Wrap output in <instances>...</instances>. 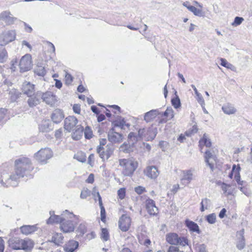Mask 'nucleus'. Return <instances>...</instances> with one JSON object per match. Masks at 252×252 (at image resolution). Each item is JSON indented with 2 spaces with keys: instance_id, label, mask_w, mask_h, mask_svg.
Returning a JSON list of instances; mask_svg holds the SVG:
<instances>
[{
  "instance_id": "f257e3e1",
  "label": "nucleus",
  "mask_w": 252,
  "mask_h": 252,
  "mask_svg": "<svg viewBox=\"0 0 252 252\" xmlns=\"http://www.w3.org/2000/svg\"><path fill=\"white\" fill-rule=\"evenodd\" d=\"M14 172L9 176L12 181H17L25 176L31 174L34 167L30 158L21 156L15 160L14 162Z\"/></svg>"
},
{
  "instance_id": "f03ea898",
  "label": "nucleus",
  "mask_w": 252,
  "mask_h": 252,
  "mask_svg": "<svg viewBox=\"0 0 252 252\" xmlns=\"http://www.w3.org/2000/svg\"><path fill=\"white\" fill-rule=\"evenodd\" d=\"M8 246L14 250L31 251L34 246V242L26 238L22 239L19 237H12L8 241Z\"/></svg>"
},
{
  "instance_id": "7ed1b4c3",
  "label": "nucleus",
  "mask_w": 252,
  "mask_h": 252,
  "mask_svg": "<svg viewBox=\"0 0 252 252\" xmlns=\"http://www.w3.org/2000/svg\"><path fill=\"white\" fill-rule=\"evenodd\" d=\"M122 173L125 176L132 177L138 167V161L133 158L119 159Z\"/></svg>"
},
{
  "instance_id": "20e7f679",
  "label": "nucleus",
  "mask_w": 252,
  "mask_h": 252,
  "mask_svg": "<svg viewBox=\"0 0 252 252\" xmlns=\"http://www.w3.org/2000/svg\"><path fill=\"white\" fill-rule=\"evenodd\" d=\"M240 171L241 167L239 164L237 165L233 164L228 177L231 179L234 178L239 186L240 189L247 196H249L250 193L246 188V182L244 181L241 180Z\"/></svg>"
},
{
  "instance_id": "39448f33",
  "label": "nucleus",
  "mask_w": 252,
  "mask_h": 252,
  "mask_svg": "<svg viewBox=\"0 0 252 252\" xmlns=\"http://www.w3.org/2000/svg\"><path fill=\"white\" fill-rule=\"evenodd\" d=\"M78 222V217L71 215L69 217L63 218L60 228L64 233H71L74 231Z\"/></svg>"
},
{
  "instance_id": "423d86ee",
  "label": "nucleus",
  "mask_w": 252,
  "mask_h": 252,
  "mask_svg": "<svg viewBox=\"0 0 252 252\" xmlns=\"http://www.w3.org/2000/svg\"><path fill=\"white\" fill-rule=\"evenodd\" d=\"M165 240L167 243L173 245H179L182 247H186L189 245L190 242L188 238L186 236H179L175 232H170L166 234Z\"/></svg>"
},
{
  "instance_id": "0eeeda50",
  "label": "nucleus",
  "mask_w": 252,
  "mask_h": 252,
  "mask_svg": "<svg viewBox=\"0 0 252 252\" xmlns=\"http://www.w3.org/2000/svg\"><path fill=\"white\" fill-rule=\"evenodd\" d=\"M53 156L52 151L48 148H42L34 154L36 159L41 164L47 163Z\"/></svg>"
},
{
  "instance_id": "6e6552de",
  "label": "nucleus",
  "mask_w": 252,
  "mask_h": 252,
  "mask_svg": "<svg viewBox=\"0 0 252 252\" xmlns=\"http://www.w3.org/2000/svg\"><path fill=\"white\" fill-rule=\"evenodd\" d=\"M132 224V219L127 214L122 215L118 221V227L123 232L129 230Z\"/></svg>"
},
{
  "instance_id": "1a4fd4ad",
  "label": "nucleus",
  "mask_w": 252,
  "mask_h": 252,
  "mask_svg": "<svg viewBox=\"0 0 252 252\" xmlns=\"http://www.w3.org/2000/svg\"><path fill=\"white\" fill-rule=\"evenodd\" d=\"M41 98L43 102L51 107H55L58 104V97L52 92L47 91L42 93Z\"/></svg>"
},
{
  "instance_id": "9d476101",
  "label": "nucleus",
  "mask_w": 252,
  "mask_h": 252,
  "mask_svg": "<svg viewBox=\"0 0 252 252\" xmlns=\"http://www.w3.org/2000/svg\"><path fill=\"white\" fill-rule=\"evenodd\" d=\"M19 65L21 72L27 71L30 70L32 66L31 55L27 54L23 56L20 60Z\"/></svg>"
},
{
  "instance_id": "9b49d317",
  "label": "nucleus",
  "mask_w": 252,
  "mask_h": 252,
  "mask_svg": "<svg viewBox=\"0 0 252 252\" xmlns=\"http://www.w3.org/2000/svg\"><path fill=\"white\" fill-rule=\"evenodd\" d=\"M16 35L15 30H9L2 32L0 35V45L4 46L14 41L16 38Z\"/></svg>"
},
{
  "instance_id": "f8f14e48",
  "label": "nucleus",
  "mask_w": 252,
  "mask_h": 252,
  "mask_svg": "<svg viewBox=\"0 0 252 252\" xmlns=\"http://www.w3.org/2000/svg\"><path fill=\"white\" fill-rule=\"evenodd\" d=\"M194 4L197 6L198 8L195 7L194 6L190 5L189 4L188 1L184 2L183 5L187 8V9L192 12L194 15L197 16H202L204 15V13L202 10V6L197 1H194Z\"/></svg>"
},
{
  "instance_id": "ddd939ff",
  "label": "nucleus",
  "mask_w": 252,
  "mask_h": 252,
  "mask_svg": "<svg viewBox=\"0 0 252 252\" xmlns=\"http://www.w3.org/2000/svg\"><path fill=\"white\" fill-rule=\"evenodd\" d=\"M77 119L73 116H69L66 117L64 121V128L68 132H70L71 130L76 127L78 123Z\"/></svg>"
},
{
  "instance_id": "4468645a",
  "label": "nucleus",
  "mask_w": 252,
  "mask_h": 252,
  "mask_svg": "<svg viewBox=\"0 0 252 252\" xmlns=\"http://www.w3.org/2000/svg\"><path fill=\"white\" fill-rule=\"evenodd\" d=\"M16 18L12 16L9 11H4L0 14V23L6 26L13 24Z\"/></svg>"
},
{
  "instance_id": "2eb2a0df",
  "label": "nucleus",
  "mask_w": 252,
  "mask_h": 252,
  "mask_svg": "<svg viewBox=\"0 0 252 252\" xmlns=\"http://www.w3.org/2000/svg\"><path fill=\"white\" fill-rule=\"evenodd\" d=\"M96 151L103 160H107L113 155L114 149L111 145H107L104 148H102V150Z\"/></svg>"
},
{
  "instance_id": "dca6fc26",
  "label": "nucleus",
  "mask_w": 252,
  "mask_h": 252,
  "mask_svg": "<svg viewBox=\"0 0 252 252\" xmlns=\"http://www.w3.org/2000/svg\"><path fill=\"white\" fill-rule=\"evenodd\" d=\"M108 139L112 143H121L123 139L122 134L115 131L114 127L109 130L108 133Z\"/></svg>"
},
{
  "instance_id": "f3484780",
  "label": "nucleus",
  "mask_w": 252,
  "mask_h": 252,
  "mask_svg": "<svg viewBox=\"0 0 252 252\" xmlns=\"http://www.w3.org/2000/svg\"><path fill=\"white\" fill-rule=\"evenodd\" d=\"M143 172L147 177L152 179H156L159 174L158 167L153 165L146 167Z\"/></svg>"
},
{
  "instance_id": "a211bd4d",
  "label": "nucleus",
  "mask_w": 252,
  "mask_h": 252,
  "mask_svg": "<svg viewBox=\"0 0 252 252\" xmlns=\"http://www.w3.org/2000/svg\"><path fill=\"white\" fill-rule=\"evenodd\" d=\"M21 91L23 94L30 96L35 94V85L29 82H24L21 87Z\"/></svg>"
},
{
  "instance_id": "6ab92c4d",
  "label": "nucleus",
  "mask_w": 252,
  "mask_h": 252,
  "mask_svg": "<svg viewBox=\"0 0 252 252\" xmlns=\"http://www.w3.org/2000/svg\"><path fill=\"white\" fill-rule=\"evenodd\" d=\"M174 117V111L171 107H168L165 112L161 115L159 119V124L166 123L168 121L172 119Z\"/></svg>"
},
{
  "instance_id": "aec40b11",
  "label": "nucleus",
  "mask_w": 252,
  "mask_h": 252,
  "mask_svg": "<svg viewBox=\"0 0 252 252\" xmlns=\"http://www.w3.org/2000/svg\"><path fill=\"white\" fill-rule=\"evenodd\" d=\"M146 208L151 215H156L158 213V208L156 207L155 201L151 199L146 200Z\"/></svg>"
},
{
  "instance_id": "412c9836",
  "label": "nucleus",
  "mask_w": 252,
  "mask_h": 252,
  "mask_svg": "<svg viewBox=\"0 0 252 252\" xmlns=\"http://www.w3.org/2000/svg\"><path fill=\"white\" fill-rule=\"evenodd\" d=\"M27 100V103L30 107H34L39 105L40 103V95L38 94L35 93L30 96Z\"/></svg>"
},
{
  "instance_id": "4be33fe9",
  "label": "nucleus",
  "mask_w": 252,
  "mask_h": 252,
  "mask_svg": "<svg viewBox=\"0 0 252 252\" xmlns=\"http://www.w3.org/2000/svg\"><path fill=\"white\" fill-rule=\"evenodd\" d=\"M181 173L182 177L181 179V182L185 186L189 184L192 180V174L190 170H182Z\"/></svg>"
},
{
  "instance_id": "5701e85b",
  "label": "nucleus",
  "mask_w": 252,
  "mask_h": 252,
  "mask_svg": "<svg viewBox=\"0 0 252 252\" xmlns=\"http://www.w3.org/2000/svg\"><path fill=\"white\" fill-rule=\"evenodd\" d=\"M64 118L63 112L59 109H55L51 115V119L55 123H60Z\"/></svg>"
},
{
  "instance_id": "b1692460",
  "label": "nucleus",
  "mask_w": 252,
  "mask_h": 252,
  "mask_svg": "<svg viewBox=\"0 0 252 252\" xmlns=\"http://www.w3.org/2000/svg\"><path fill=\"white\" fill-rule=\"evenodd\" d=\"M185 224L190 232H195L197 234L201 233L199 226L194 221L186 219L185 221Z\"/></svg>"
},
{
  "instance_id": "393cba45",
  "label": "nucleus",
  "mask_w": 252,
  "mask_h": 252,
  "mask_svg": "<svg viewBox=\"0 0 252 252\" xmlns=\"http://www.w3.org/2000/svg\"><path fill=\"white\" fill-rule=\"evenodd\" d=\"M78 242L73 240L67 242L64 246V250L66 252H73L78 247Z\"/></svg>"
},
{
  "instance_id": "a878e982",
  "label": "nucleus",
  "mask_w": 252,
  "mask_h": 252,
  "mask_svg": "<svg viewBox=\"0 0 252 252\" xmlns=\"http://www.w3.org/2000/svg\"><path fill=\"white\" fill-rule=\"evenodd\" d=\"M49 241L57 246H61L63 243V236L60 233L54 232L52 233L51 240Z\"/></svg>"
},
{
  "instance_id": "bb28decb",
  "label": "nucleus",
  "mask_w": 252,
  "mask_h": 252,
  "mask_svg": "<svg viewBox=\"0 0 252 252\" xmlns=\"http://www.w3.org/2000/svg\"><path fill=\"white\" fill-rule=\"evenodd\" d=\"M97 196L98 198L99 205L100 208V219L101 220L104 222L106 223V211L103 205L102 199L101 196L99 193V192H97L96 193Z\"/></svg>"
},
{
  "instance_id": "cd10ccee",
  "label": "nucleus",
  "mask_w": 252,
  "mask_h": 252,
  "mask_svg": "<svg viewBox=\"0 0 252 252\" xmlns=\"http://www.w3.org/2000/svg\"><path fill=\"white\" fill-rule=\"evenodd\" d=\"M72 134V137L74 140H78L81 138L84 131V128L81 125L76 126L74 129Z\"/></svg>"
},
{
  "instance_id": "c85d7f7f",
  "label": "nucleus",
  "mask_w": 252,
  "mask_h": 252,
  "mask_svg": "<svg viewBox=\"0 0 252 252\" xmlns=\"http://www.w3.org/2000/svg\"><path fill=\"white\" fill-rule=\"evenodd\" d=\"M198 146L201 152L204 146L208 148L211 147L212 143L210 140L208 138L206 134H203L202 137L199 140Z\"/></svg>"
},
{
  "instance_id": "c756f323",
  "label": "nucleus",
  "mask_w": 252,
  "mask_h": 252,
  "mask_svg": "<svg viewBox=\"0 0 252 252\" xmlns=\"http://www.w3.org/2000/svg\"><path fill=\"white\" fill-rule=\"evenodd\" d=\"M160 113L156 110H152L147 112L144 116V120L147 122H151L155 119Z\"/></svg>"
},
{
  "instance_id": "7c9ffc66",
  "label": "nucleus",
  "mask_w": 252,
  "mask_h": 252,
  "mask_svg": "<svg viewBox=\"0 0 252 252\" xmlns=\"http://www.w3.org/2000/svg\"><path fill=\"white\" fill-rule=\"evenodd\" d=\"M36 228L33 225H24L20 227L21 232L24 235H29L34 232Z\"/></svg>"
},
{
  "instance_id": "2f4dec72",
  "label": "nucleus",
  "mask_w": 252,
  "mask_h": 252,
  "mask_svg": "<svg viewBox=\"0 0 252 252\" xmlns=\"http://www.w3.org/2000/svg\"><path fill=\"white\" fill-rule=\"evenodd\" d=\"M114 127H119L122 129L125 128V126L128 127L129 124H126L124 118L121 117L118 118L113 122Z\"/></svg>"
},
{
  "instance_id": "473e14b6",
  "label": "nucleus",
  "mask_w": 252,
  "mask_h": 252,
  "mask_svg": "<svg viewBox=\"0 0 252 252\" xmlns=\"http://www.w3.org/2000/svg\"><path fill=\"white\" fill-rule=\"evenodd\" d=\"M63 218L61 217L58 215L51 216L47 220V223L48 224H54L59 223L60 225L63 220Z\"/></svg>"
},
{
  "instance_id": "72a5a7b5",
  "label": "nucleus",
  "mask_w": 252,
  "mask_h": 252,
  "mask_svg": "<svg viewBox=\"0 0 252 252\" xmlns=\"http://www.w3.org/2000/svg\"><path fill=\"white\" fill-rule=\"evenodd\" d=\"M222 110L225 114L227 115L234 114L236 112V109L234 108L233 105L230 103L224 104L222 107Z\"/></svg>"
},
{
  "instance_id": "f704fd0d",
  "label": "nucleus",
  "mask_w": 252,
  "mask_h": 252,
  "mask_svg": "<svg viewBox=\"0 0 252 252\" xmlns=\"http://www.w3.org/2000/svg\"><path fill=\"white\" fill-rule=\"evenodd\" d=\"M204 158L206 162L210 166L211 169L213 170L214 168V163H210V160L211 158L216 160V157L213 155L210 151L207 150L205 153Z\"/></svg>"
},
{
  "instance_id": "c9c22d12",
  "label": "nucleus",
  "mask_w": 252,
  "mask_h": 252,
  "mask_svg": "<svg viewBox=\"0 0 252 252\" xmlns=\"http://www.w3.org/2000/svg\"><path fill=\"white\" fill-rule=\"evenodd\" d=\"M239 234L241 236V238L239 239V240L238 241V242L236 244V247L239 250H242L244 249L245 247L246 244H245V239L244 236V229H243L241 231H240L239 232Z\"/></svg>"
},
{
  "instance_id": "e433bc0d",
  "label": "nucleus",
  "mask_w": 252,
  "mask_h": 252,
  "mask_svg": "<svg viewBox=\"0 0 252 252\" xmlns=\"http://www.w3.org/2000/svg\"><path fill=\"white\" fill-rule=\"evenodd\" d=\"M21 93L16 90H14L9 92L10 98L11 101H16L21 96Z\"/></svg>"
},
{
  "instance_id": "4c0bfd02",
  "label": "nucleus",
  "mask_w": 252,
  "mask_h": 252,
  "mask_svg": "<svg viewBox=\"0 0 252 252\" xmlns=\"http://www.w3.org/2000/svg\"><path fill=\"white\" fill-rule=\"evenodd\" d=\"M100 238L103 241H107L109 239V233L107 229L105 228H101Z\"/></svg>"
},
{
  "instance_id": "58836bf2",
  "label": "nucleus",
  "mask_w": 252,
  "mask_h": 252,
  "mask_svg": "<svg viewBox=\"0 0 252 252\" xmlns=\"http://www.w3.org/2000/svg\"><path fill=\"white\" fill-rule=\"evenodd\" d=\"M8 58V54L5 49L0 50V63L5 62Z\"/></svg>"
},
{
  "instance_id": "ea45409f",
  "label": "nucleus",
  "mask_w": 252,
  "mask_h": 252,
  "mask_svg": "<svg viewBox=\"0 0 252 252\" xmlns=\"http://www.w3.org/2000/svg\"><path fill=\"white\" fill-rule=\"evenodd\" d=\"M107 107L110 108L111 112L112 113V115H115L116 114H119L120 113L121 109L120 107L116 105H107Z\"/></svg>"
},
{
  "instance_id": "a19ab883",
  "label": "nucleus",
  "mask_w": 252,
  "mask_h": 252,
  "mask_svg": "<svg viewBox=\"0 0 252 252\" xmlns=\"http://www.w3.org/2000/svg\"><path fill=\"white\" fill-rule=\"evenodd\" d=\"M7 117V110L5 108H0V123L6 120Z\"/></svg>"
},
{
  "instance_id": "79ce46f5",
  "label": "nucleus",
  "mask_w": 252,
  "mask_h": 252,
  "mask_svg": "<svg viewBox=\"0 0 252 252\" xmlns=\"http://www.w3.org/2000/svg\"><path fill=\"white\" fill-rule=\"evenodd\" d=\"M76 232L79 236H82L87 232V227L85 225L81 224L77 229Z\"/></svg>"
},
{
  "instance_id": "37998d69",
  "label": "nucleus",
  "mask_w": 252,
  "mask_h": 252,
  "mask_svg": "<svg viewBox=\"0 0 252 252\" xmlns=\"http://www.w3.org/2000/svg\"><path fill=\"white\" fill-rule=\"evenodd\" d=\"M91 195V191L87 188H84L80 193V197L82 199H86Z\"/></svg>"
},
{
  "instance_id": "c03bdc74",
  "label": "nucleus",
  "mask_w": 252,
  "mask_h": 252,
  "mask_svg": "<svg viewBox=\"0 0 252 252\" xmlns=\"http://www.w3.org/2000/svg\"><path fill=\"white\" fill-rule=\"evenodd\" d=\"M118 199L120 200L124 199L126 195V189L125 188H120L117 191Z\"/></svg>"
},
{
  "instance_id": "a18cd8bd",
  "label": "nucleus",
  "mask_w": 252,
  "mask_h": 252,
  "mask_svg": "<svg viewBox=\"0 0 252 252\" xmlns=\"http://www.w3.org/2000/svg\"><path fill=\"white\" fill-rule=\"evenodd\" d=\"M230 187L231 186L230 185H228L224 183H222L221 184V189L223 191L224 193H225L227 195L232 194V191L228 190V189L230 188Z\"/></svg>"
},
{
  "instance_id": "49530a36",
  "label": "nucleus",
  "mask_w": 252,
  "mask_h": 252,
  "mask_svg": "<svg viewBox=\"0 0 252 252\" xmlns=\"http://www.w3.org/2000/svg\"><path fill=\"white\" fill-rule=\"evenodd\" d=\"M209 200L206 198H204L202 200L200 207V211L204 212L205 209H207L208 207Z\"/></svg>"
},
{
  "instance_id": "de8ad7c7",
  "label": "nucleus",
  "mask_w": 252,
  "mask_h": 252,
  "mask_svg": "<svg viewBox=\"0 0 252 252\" xmlns=\"http://www.w3.org/2000/svg\"><path fill=\"white\" fill-rule=\"evenodd\" d=\"M35 73H36L38 75L41 76H44L46 74V70L44 67L41 66H37L34 71Z\"/></svg>"
},
{
  "instance_id": "09e8293b",
  "label": "nucleus",
  "mask_w": 252,
  "mask_h": 252,
  "mask_svg": "<svg viewBox=\"0 0 252 252\" xmlns=\"http://www.w3.org/2000/svg\"><path fill=\"white\" fill-rule=\"evenodd\" d=\"M172 105L176 109L178 108L181 106V103L180 99L178 97H175L171 100Z\"/></svg>"
},
{
  "instance_id": "8fccbe9b",
  "label": "nucleus",
  "mask_w": 252,
  "mask_h": 252,
  "mask_svg": "<svg viewBox=\"0 0 252 252\" xmlns=\"http://www.w3.org/2000/svg\"><path fill=\"white\" fill-rule=\"evenodd\" d=\"M206 220L209 223H214L216 220V216L215 214L212 213L207 216Z\"/></svg>"
},
{
  "instance_id": "3c124183",
  "label": "nucleus",
  "mask_w": 252,
  "mask_h": 252,
  "mask_svg": "<svg viewBox=\"0 0 252 252\" xmlns=\"http://www.w3.org/2000/svg\"><path fill=\"white\" fill-rule=\"evenodd\" d=\"M192 134L190 131H186L185 134H181L178 138V140L180 142H183L185 139L186 136H190Z\"/></svg>"
},
{
  "instance_id": "603ef678",
  "label": "nucleus",
  "mask_w": 252,
  "mask_h": 252,
  "mask_svg": "<svg viewBox=\"0 0 252 252\" xmlns=\"http://www.w3.org/2000/svg\"><path fill=\"white\" fill-rule=\"evenodd\" d=\"M84 130L85 136L86 138L90 139L92 137L93 132L89 126L86 127Z\"/></svg>"
},
{
  "instance_id": "864d4df0",
  "label": "nucleus",
  "mask_w": 252,
  "mask_h": 252,
  "mask_svg": "<svg viewBox=\"0 0 252 252\" xmlns=\"http://www.w3.org/2000/svg\"><path fill=\"white\" fill-rule=\"evenodd\" d=\"M75 158L81 162H84L86 160V156L83 153H78L75 155Z\"/></svg>"
},
{
  "instance_id": "5fc2aeb1",
  "label": "nucleus",
  "mask_w": 252,
  "mask_h": 252,
  "mask_svg": "<svg viewBox=\"0 0 252 252\" xmlns=\"http://www.w3.org/2000/svg\"><path fill=\"white\" fill-rule=\"evenodd\" d=\"M134 191L139 195L142 194L146 191L145 188L142 186H138L134 188Z\"/></svg>"
},
{
  "instance_id": "6e6d98bb",
  "label": "nucleus",
  "mask_w": 252,
  "mask_h": 252,
  "mask_svg": "<svg viewBox=\"0 0 252 252\" xmlns=\"http://www.w3.org/2000/svg\"><path fill=\"white\" fill-rule=\"evenodd\" d=\"M179 247L176 245L170 246L167 250V252H181Z\"/></svg>"
},
{
  "instance_id": "4d7b16f0",
  "label": "nucleus",
  "mask_w": 252,
  "mask_h": 252,
  "mask_svg": "<svg viewBox=\"0 0 252 252\" xmlns=\"http://www.w3.org/2000/svg\"><path fill=\"white\" fill-rule=\"evenodd\" d=\"M65 82L66 84H70L73 81L72 75L69 73H66L65 75Z\"/></svg>"
},
{
  "instance_id": "13d9d810",
  "label": "nucleus",
  "mask_w": 252,
  "mask_h": 252,
  "mask_svg": "<svg viewBox=\"0 0 252 252\" xmlns=\"http://www.w3.org/2000/svg\"><path fill=\"white\" fill-rule=\"evenodd\" d=\"M244 21V19L242 17H235L234 22L232 23V25L237 26L240 25Z\"/></svg>"
},
{
  "instance_id": "bf43d9fd",
  "label": "nucleus",
  "mask_w": 252,
  "mask_h": 252,
  "mask_svg": "<svg viewBox=\"0 0 252 252\" xmlns=\"http://www.w3.org/2000/svg\"><path fill=\"white\" fill-rule=\"evenodd\" d=\"M106 143L107 140L106 139H101L99 141V145L96 150H102V148H104L107 145Z\"/></svg>"
},
{
  "instance_id": "052dcab7",
  "label": "nucleus",
  "mask_w": 252,
  "mask_h": 252,
  "mask_svg": "<svg viewBox=\"0 0 252 252\" xmlns=\"http://www.w3.org/2000/svg\"><path fill=\"white\" fill-rule=\"evenodd\" d=\"M197 252H207L206 247L204 244L198 245L196 247Z\"/></svg>"
},
{
  "instance_id": "680f3d73",
  "label": "nucleus",
  "mask_w": 252,
  "mask_h": 252,
  "mask_svg": "<svg viewBox=\"0 0 252 252\" xmlns=\"http://www.w3.org/2000/svg\"><path fill=\"white\" fill-rule=\"evenodd\" d=\"M73 110L76 114H80L81 113V105L79 104H75L73 105Z\"/></svg>"
},
{
  "instance_id": "e2e57ef3",
  "label": "nucleus",
  "mask_w": 252,
  "mask_h": 252,
  "mask_svg": "<svg viewBox=\"0 0 252 252\" xmlns=\"http://www.w3.org/2000/svg\"><path fill=\"white\" fill-rule=\"evenodd\" d=\"M220 64L221 66L226 67L227 68H229L230 66L231 65V64L229 63L227 61L223 58L220 59Z\"/></svg>"
},
{
  "instance_id": "0e129e2a",
  "label": "nucleus",
  "mask_w": 252,
  "mask_h": 252,
  "mask_svg": "<svg viewBox=\"0 0 252 252\" xmlns=\"http://www.w3.org/2000/svg\"><path fill=\"white\" fill-rule=\"evenodd\" d=\"M96 234L94 231H90L86 235V239L90 240L95 238Z\"/></svg>"
},
{
  "instance_id": "69168bd1",
  "label": "nucleus",
  "mask_w": 252,
  "mask_h": 252,
  "mask_svg": "<svg viewBox=\"0 0 252 252\" xmlns=\"http://www.w3.org/2000/svg\"><path fill=\"white\" fill-rule=\"evenodd\" d=\"M94 181V174L91 173L89 175L88 178L86 179V182L89 184H93Z\"/></svg>"
},
{
  "instance_id": "338daca9",
  "label": "nucleus",
  "mask_w": 252,
  "mask_h": 252,
  "mask_svg": "<svg viewBox=\"0 0 252 252\" xmlns=\"http://www.w3.org/2000/svg\"><path fill=\"white\" fill-rule=\"evenodd\" d=\"M94 161V154H91L88 158V163L89 164L93 166Z\"/></svg>"
},
{
  "instance_id": "774afa93",
  "label": "nucleus",
  "mask_w": 252,
  "mask_h": 252,
  "mask_svg": "<svg viewBox=\"0 0 252 252\" xmlns=\"http://www.w3.org/2000/svg\"><path fill=\"white\" fill-rule=\"evenodd\" d=\"M63 135V131L62 129H59L55 131V136L56 138L60 139L62 137Z\"/></svg>"
}]
</instances>
